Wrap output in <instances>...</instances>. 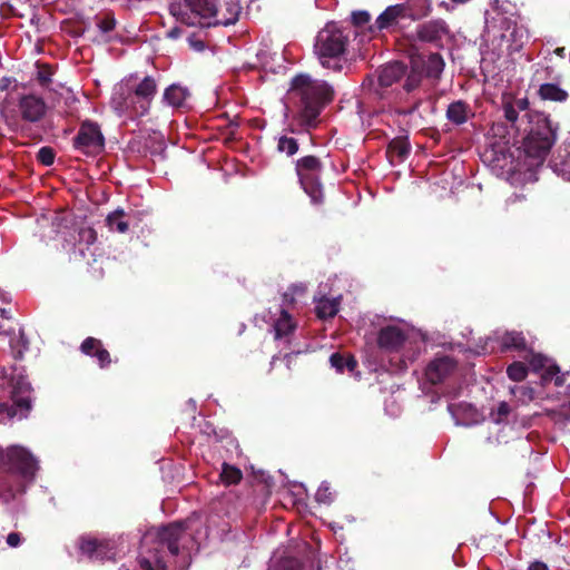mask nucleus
I'll list each match as a JSON object with an SVG mask.
<instances>
[{"mask_svg":"<svg viewBox=\"0 0 570 570\" xmlns=\"http://www.w3.org/2000/svg\"><path fill=\"white\" fill-rule=\"evenodd\" d=\"M387 153L392 159L401 161L409 155L410 145L406 140L394 139L390 142Z\"/></svg>","mask_w":570,"mask_h":570,"instance_id":"obj_34","label":"nucleus"},{"mask_svg":"<svg viewBox=\"0 0 570 570\" xmlns=\"http://www.w3.org/2000/svg\"><path fill=\"white\" fill-rule=\"evenodd\" d=\"M0 90L6 91L3 98H8L11 92L21 94L24 90V86L19 83L14 78L2 77L0 79Z\"/></svg>","mask_w":570,"mask_h":570,"instance_id":"obj_37","label":"nucleus"},{"mask_svg":"<svg viewBox=\"0 0 570 570\" xmlns=\"http://www.w3.org/2000/svg\"><path fill=\"white\" fill-rule=\"evenodd\" d=\"M371 16L367 11H355L351 16L354 26L363 27L370 22Z\"/></svg>","mask_w":570,"mask_h":570,"instance_id":"obj_46","label":"nucleus"},{"mask_svg":"<svg viewBox=\"0 0 570 570\" xmlns=\"http://www.w3.org/2000/svg\"><path fill=\"white\" fill-rule=\"evenodd\" d=\"M169 35H170L171 37H176V31H175V30H171Z\"/></svg>","mask_w":570,"mask_h":570,"instance_id":"obj_56","label":"nucleus"},{"mask_svg":"<svg viewBox=\"0 0 570 570\" xmlns=\"http://www.w3.org/2000/svg\"><path fill=\"white\" fill-rule=\"evenodd\" d=\"M538 94L541 99L543 100H551V101H566L568 98V92L560 88L556 83H542L538 90Z\"/></svg>","mask_w":570,"mask_h":570,"instance_id":"obj_28","label":"nucleus"},{"mask_svg":"<svg viewBox=\"0 0 570 570\" xmlns=\"http://www.w3.org/2000/svg\"><path fill=\"white\" fill-rule=\"evenodd\" d=\"M321 171L322 164L315 156H305L296 163L299 183L314 204H318L323 199V190L320 184Z\"/></svg>","mask_w":570,"mask_h":570,"instance_id":"obj_8","label":"nucleus"},{"mask_svg":"<svg viewBox=\"0 0 570 570\" xmlns=\"http://www.w3.org/2000/svg\"><path fill=\"white\" fill-rule=\"evenodd\" d=\"M199 518L170 523L148 532L141 542L139 564L144 570H186L193 550H198L194 532Z\"/></svg>","mask_w":570,"mask_h":570,"instance_id":"obj_1","label":"nucleus"},{"mask_svg":"<svg viewBox=\"0 0 570 570\" xmlns=\"http://www.w3.org/2000/svg\"><path fill=\"white\" fill-rule=\"evenodd\" d=\"M529 363L534 372L546 370L544 377L553 376L560 372V368L558 365L551 363V361L549 358H547L546 356H543L541 354L531 353Z\"/></svg>","mask_w":570,"mask_h":570,"instance_id":"obj_26","label":"nucleus"},{"mask_svg":"<svg viewBox=\"0 0 570 570\" xmlns=\"http://www.w3.org/2000/svg\"><path fill=\"white\" fill-rule=\"evenodd\" d=\"M306 291L305 285L296 284L289 287V292L284 294V303L293 304L295 295H303Z\"/></svg>","mask_w":570,"mask_h":570,"instance_id":"obj_44","label":"nucleus"},{"mask_svg":"<svg viewBox=\"0 0 570 570\" xmlns=\"http://www.w3.org/2000/svg\"><path fill=\"white\" fill-rule=\"evenodd\" d=\"M409 4L407 18L419 20L430 14L432 11L431 0H415Z\"/></svg>","mask_w":570,"mask_h":570,"instance_id":"obj_32","label":"nucleus"},{"mask_svg":"<svg viewBox=\"0 0 570 570\" xmlns=\"http://www.w3.org/2000/svg\"><path fill=\"white\" fill-rule=\"evenodd\" d=\"M189 96V90L186 87L173 83L165 89L163 100L173 108H181L186 105Z\"/></svg>","mask_w":570,"mask_h":570,"instance_id":"obj_22","label":"nucleus"},{"mask_svg":"<svg viewBox=\"0 0 570 570\" xmlns=\"http://www.w3.org/2000/svg\"><path fill=\"white\" fill-rule=\"evenodd\" d=\"M36 67H37L36 79H37L38 83L43 88H48L51 83V77L53 75L52 67L47 63H40V62H37Z\"/></svg>","mask_w":570,"mask_h":570,"instance_id":"obj_36","label":"nucleus"},{"mask_svg":"<svg viewBox=\"0 0 570 570\" xmlns=\"http://www.w3.org/2000/svg\"><path fill=\"white\" fill-rule=\"evenodd\" d=\"M471 116L473 114L470 106L462 100L450 104L446 109L448 120L458 126L465 124Z\"/></svg>","mask_w":570,"mask_h":570,"instance_id":"obj_23","label":"nucleus"},{"mask_svg":"<svg viewBox=\"0 0 570 570\" xmlns=\"http://www.w3.org/2000/svg\"><path fill=\"white\" fill-rule=\"evenodd\" d=\"M499 31L498 47L500 51L509 55L520 51L529 38L527 28L509 18L501 19Z\"/></svg>","mask_w":570,"mask_h":570,"instance_id":"obj_10","label":"nucleus"},{"mask_svg":"<svg viewBox=\"0 0 570 570\" xmlns=\"http://www.w3.org/2000/svg\"><path fill=\"white\" fill-rule=\"evenodd\" d=\"M315 499L320 503H331L333 500V493L331 492L330 484L323 482L316 491Z\"/></svg>","mask_w":570,"mask_h":570,"instance_id":"obj_41","label":"nucleus"},{"mask_svg":"<svg viewBox=\"0 0 570 570\" xmlns=\"http://www.w3.org/2000/svg\"><path fill=\"white\" fill-rule=\"evenodd\" d=\"M528 570H549V568L544 562L533 561L530 563Z\"/></svg>","mask_w":570,"mask_h":570,"instance_id":"obj_50","label":"nucleus"},{"mask_svg":"<svg viewBox=\"0 0 570 570\" xmlns=\"http://www.w3.org/2000/svg\"><path fill=\"white\" fill-rule=\"evenodd\" d=\"M124 570H129V569H127V568H126V569H124Z\"/></svg>","mask_w":570,"mask_h":570,"instance_id":"obj_57","label":"nucleus"},{"mask_svg":"<svg viewBox=\"0 0 570 570\" xmlns=\"http://www.w3.org/2000/svg\"><path fill=\"white\" fill-rule=\"evenodd\" d=\"M419 40L430 43H440L450 35V28L443 19H432L416 29Z\"/></svg>","mask_w":570,"mask_h":570,"instance_id":"obj_15","label":"nucleus"},{"mask_svg":"<svg viewBox=\"0 0 570 570\" xmlns=\"http://www.w3.org/2000/svg\"><path fill=\"white\" fill-rule=\"evenodd\" d=\"M10 389L11 404L1 402L0 413H6L9 417H23L30 410V393L31 386L26 377L21 374H14L11 371L10 374L3 372L0 376V396L4 394V390Z\"/></svg>","mask_w":570,"mask_h":570,"instance_id":"obj_6","label":"nucleus"},{"mask_svg":"<svg viewBox=\"0 0 570 570\" xmlns=\"http://www.w3.org/2000/svg\"><path fill=\"white\" fill-rule=\"evenodd\" d=\"M169 12L183 23L188 26L202 24L203 21H196L191 18L190 11L186 8L185 0H173L169 4Z\"/></svg>","mask_w":570,"mask_h":570,"instance_id":"obj_27","label":"nucleus"},{"mask_svg":"<svg viewBox=\"0 0 570 570\" xmlns=\"http://www.w3.org/2000/svg\"><path fill=\"white\" fill-rule=\"evenodd\" d=\"M501 346L503 351H524L527 348V343L522 333L507 332L501 338Z\"/></svg>","mask_w":570,"mask_h":570,"instance_id":"obj_31","label":"nucleus"},{"mask_svg":"<svg viewBox=\"0 0 570 570\" xmlns=\"http://www.w3.org/2000/svg\"><path fill=\"white\" fill-rule=\"evenodd\" d=\"M264 317L271 324L275 340H287L296 328V323L283 306L276 312L268 311Z\"/></svg>","mask_w":570,"mask_h":570,"instance_id":"obj_12","label":"nucleus"},{"mask_svg":"<svg viewBox=\"0 0 570 570\" xmlns=\"http://www.w3.org/2000/svg\"><path fill=\"white\" fill-rule=\"evenodd\" d=\"M456 407H458V406H456L455 404H450V405L448 406V409H449L450 413H451L454 417H455V410H456Z\"/></svg>","mask_w":570,"mask_h":570,"instance_id":"obj_53","label":"nucleus"},{"mask_svg":"<svg viewBox=\"0 0 570 570\" xmlns=\"http://www.w3.org/2000/svg\"><path fill=\"white\" fill-rule=\"evenodd\" d=\"M96 27L100 33V40L109 42L112 40V31L116 27V18L112 12H104L95 17Z\"/></svg>","mask_w":570,"mask_h":570,"instance_id":"obj_24","label":"nucleus"},{"mask_svg":"<svg viewBox=\"0 0 570 570\" xmlns=\"http://www.w3.org/2000/svg\"><path fill=\"white\" fill-rule=\"evenodd\" d=\"M0 460L10 472L24 479H33L37 461L27 449L19 445L9 446L6 451H0Z\"/></svg>","mask_w":570,"mask_h":570,"instance_id":"obj_9","label":"nucleus"},{"mask_svg":"<svg viewBox=\"0 0 570 570\" xmlns=\"http://www.w3.org/2000/svg\"><path fill=\"white\" fill-rule=\"evenodd\" d=\"M106 224L111 232L125 234L129 229L128 215L124 209L117 208L116 210L108 214L106 217Z\"/></svg>","mask_w":570,"mask_h":570,"instance_id":"obj_25","label":"nucleus"},{"mask_svg":"<svg viewBox=\"0 0 570 570\" xmlns=\"http://www.w3.org/2000/svg\"><path fill=\"white\" fill-rule=\"evenodd\" d=\"M502 109L504 118L513 129L528 130L522 142L525 165L530 169L541 166L557 140L558 126L546 114L530 111L525 97L503 96Z\"/></svg>","mask_w":570,"mask_h":570,"instance_id":"obj_2","label":"nucleus"},{"mask_svg":"<svg viewBox=\"0 0 570 570\" xmlns=\"http://www.w3.org/2000/svg\"><path fill=\"white\" fill-rule=\"evenodd\" d=\"M340 302L337 298L322 297L316 302V314L320 318H332L338 312Z\"/></svg>","mask_w":570,"mask_h":570,"instance_id":"obj_29","label":"nucleus"},{"mask_svg":"<svg viewBox=\"0 0 570 570\" xmlns=\"http://www.w3.org/2000/svg\"><path fill=\"white\" fill-rule=\"evenodd\" d=\"M551 168L558 176L570 180V151H567L564 155H559L558 158L552 160Z\"/></svg>","mask_w":570,"mask_h":570,"instance_id":"obj_33","label":"nucleus"},{"mask_svg":"<svg viewBox=\"0 0 570 570\" xmlns=\"http://www.w3.org/2000/svg\"><path fill=\"white\" fill-rule=\"evenodd\" d=\"M277 149L287 156H293L298 150L297 140L293 137L282 136L278 139Z\"/></svg>","mask_w":570,"mask_h":570,"instance_id":"obj_39","label":"nucleus"},{"mask_svg":"<svg viewBox=\"0 0 570 570\" xmlns=\"http://www.w3.org/2000/svg\"><path fill=\"white\" fill-rule=\"evenodd\" d=\"M334 90L324 80L314 79L301 73L291 81L289 100L297 109L299 121L305 126H314L322 109L333 99Z\"/></svg>","mask_w":570,"mask_h":570,"instance_id":"obj_3","label":"nucleus"},{"mask_svg":"<svg viewBox=\"0 0 570 570\" xmlns=\"http://www.w3.org/2000/svg\"><path fill=\"white\" fill-rule=\"evenodd\" d=\"M405 72V68L400 62L389 63L379 70L377 82L382 88L391 87L399 81Z\"/></svg>","mask_w":570,"mask_h":570,"instance_id":"obj_21","label":"nucleus"},{"mask_svg":"<svg viewBox=\"0 0 570 570\" xmlns=\"http://www.w3.org/2000/svg\"><path fill=\"white\" fill-rule=\"evenodd\" d=\"M95 357L97 358L98 364L100 365V367H106L111 362L110 354H109V352L106 348L102 347V344L97 350V352L95 354Z\"/></svg>","mask_w":570,"mask_h":570,"instance_id":"obj_47","label":"nucleus"},{"mask_svg":"<svg viewBox=\"0 0 570 570\" xmlns=\"http://www.w3.org/2000/svg\"><path fill=\"white\" fill-rule=\"evenodd\" d=\"M157 81L151 76H146L138 83L132 82V90L141 101V105L139 106L141 111L149 112L151 102L157 94Z\"/></svg>","mask_w":570,"mask_h":570,"instance_id":"obj_19","label":"nucleus"},{"mask_svg":"<svg viewBox=\"0 0 570 570\" xmlns=\"http://www.w3.org/2000/svg\"><path fill=\"white\" fill-rule=\"evenodd\" d=\"M451 1L456 3V4H463V3L469 2L470 0H451Z\"/></svg>","mask_w":570,"mask_h":570,"instance_id":"obj_55","label":"nucleus"},{"mask_svg":"<svg viewBox=\"0 0 570 570\" xmlns=\"http://www.w3.org/2000/svg\"><path fill=\"white\" fill-rule=\"evenodd\" d=\"M409 4L397 3L389 6L370 27L372 31H382L395 27L400 20L407 18Z\"/></svg>","mask_w":570,"mask_h":570,"instance_id":"obj_17","label":"nucleus"},{"mask_svg":"<svg viewBox=\"0 0 570 570\" xmlns=\"http://www.w3.org/2000/svg\"><path fill=\"white\" fill-rule=\"evenodd\" d=\"M330 362L338 373H343L345 370L350 373H354L357 367L356 360L351 355L334 353L331 355Z\"/></svg>","mask_w":570,"mask_h":570,"instance_id":"obj_30","label":"nucleus"},{"mask_svg":"<svg viewBox=\"0 0 570 570\" xmlns=\"http://www.w3.org/2000/svg\"><path fill=\"white\" fill-rule=\"evenodd\" d=\"M455 368V362L450 356L435 357L425 370L426 379L436 384L443 381Z\"/></svg>","mask_w":570,"mask_h":570,"instance_id":"obj_18","label":"nucleus"},{"mask_svg":"<svg viewBox=\"0 0 570 570\" xmlns=\"http://www.w3.org/2000/svg\"><path fill=\"white\" fill-rule=\"evenodd\" d=\"M97 240V233L92 227H81L78 230V246L79 253L81 256H85V248L81 245H85L88 248Z\"/></svg>","mask_w":570,"mask_h":570,"instance_id":"obj_35","label":"nucleus"},{"mask_svg":"<svg viewBox=\"0 0 570 570\" xmlns=\"http://www.w3.org/2000/svg\"><path fill=\"white\" fill-rule=\"evenodd\" d=\"M443 66H444L443 60L439 55L430 56L429 68H430L431 73H433L435 76L441 73L443 70Z\"/></svg>","mask_w":570,"mask_h":570,"instance_id":"obj_45","label":"nucleus"},{"mask_svg":"<svg viewBox=\"0 0 570 570\" xmlns=\"http://www.w3.org/2000/svg\"><path fill=\"white\" fill-rule=\"evenodd\" d=\"M0 312H1L2 317H4V318H10L9 313H8L4 308H1V311H0Z\"/></svg>","mask_w":570,"mask_h":570,"instance_id":"obj_54","label":"nucleus"},{"mask_svg":"<svg viewBox=\"0 0 570 570\" xmlns=\"http://www.w3.org/2000/svg\"><path fill=\"white\" fill-rule=\"evenodd\" d=\"M406 340V333L397 325L382 326L377 333V345L386 352H396Z\"/></svg>","mask_w":570,"mask_h":570,"instance_id":"obj_16","label":"nucleus"},{"mask_svg":"<svg viewBox=\"0 0 570 570\" xmlns=\"http://www.w3.org/2000/svg\"><path fill=\"white\" fill-rule=\"evenodd\" d=\"M7 544L11 548H17L22 542V537L19 532H11L7 535Z\"/></svg>","mask_w":570,"mask_h":570,"instance_id":"obj_49","label":"nucleus"},{"mask_svg":"<svg viewBox=\"0 0 570 570\" xmlns=\"http://www.w3.org/2000/svg\"><path fill=\"white\" fill-rule=\"evenodd\" d=\"M80 550L83 554L94 560H112L117 552L112 541L83 538L80 542Z\"/></svg>","mask_w":570,"mask_h":570,"instance_id":"obj_14","label":"nucleus"},{"mask_svg":"<svg viewBox=\"0 0 570 570\" xmlns=\"http://www.w3.org/2000/svg\"><path fill=\"white\" fill-rule=\"evenodd\" d=\"M215 0H185L186 8L196 21L206 20L202 24H212L213 8Z\"/></svg>","mask_w":570,"mask_h":570,"instance_id":"obj_20","label":"nucleus"},{"mask_svg":"<svg viewBox=\"0 0 570 570\" xmlns=\"http://www.w3.org/2000/svg\"><path fill=\"white\" fill-rule=\"evenodd\" d=\"M420 82H421V75L413 72L407 76L406 81L404 83V89L407 92H411L420 86Z\"/></svg>","mask_w":570,"mask_h":570,"instance_id":"obj_48","label":"nucleus"},{"mask_svg":"<svg viewBox=\"0 0 570 570\" xmlns=\"http://www.w3.org/2000/svg\"><path fill=\"white\" fill-rule=\"evenodd\" d=\"M499 412L502 414H507L509 412V407L505 403H501L499 406Z\"/></svg>","mask_w":570,"mask_h":570,"instance_id":"obj_51","label":"nucleus"},{"mask_svg":"<svg viewBox=\"0 0 570 570\" xmlns=\"http://www.w3.org/2000/svg\"><path fill=\"white\" fill-rule=\"evenodd\" d=\"M554 384H556L557 386H561V385L563 384V377H562V376H557V377L554 379Z\"/></svg>","mask_w":570,"mask_h":570,"instance_id":"obj_52","label":"nucleus"},{"mask_svg":"<svg viewBox=\"0 0 570 570\" xmlns=\"http://www.w3.org/2000/svg\"><path fill=\"white\" fill-rule=\"evenodd\" d=\"M48 112V105L43 97L33 94L11 92L0 102V116L12 132H19L28 124H39Z\"/></svg>","mask_w":570,"mask_h":570,"instance_id":"obj_4","label":"nucleus"},{"mask_svg":"<svg viewBox=\"0 0 570 570\" xmlns=\"http://www.w3.org/2000/svg\"><path fill=\"white\" fill-rule=\"evenodd\" d=\"M212 24H234L242 12L240 0H215Z\"/></svg>","mask_w":570,"mask_h":570,"instance_id":"obj_13","label":"nucleus"},{"mask_svg":"<svg viewBox=\"0 0 570 570\" xmlns=\"http://www.w3.org/2000/svg\"><path fill=\"white\" fill-rule=\"evenodd\" d=\"M101 345V342L95 337H87L82 343H81V352L86 355H89V356H95L97 350L99 348V346Z\"/></svg>","mask_w":570,"mask_h":570,"instance_id":"obj_42","label":"nucleus"},{"mask_svg":"<svg viewBox=\"0 0 570 570\" xmlns=\"http://www.w3.org/2000/svg\"><path fill=\"white\" fill-rule=\"evenodd\" d=\"M73 147L85 155L100 154L105 147V138L98 124L85 120L73 138Z\"/></svg>","mask_w":570,"mask_h":570,"instance_id":"obj_11","label":"nucleus"},{"mask_svg":"<svg viewBox=\"0 0 570 570\" xmlns=\"http://www.w3.org/2000/svg\"><path fill=\"white\" fill-rule=\"evenodd\" d=\"M508 376L515 382L523 381L528 375L527 366L521 362H514L507 368Z\"/></svg>","mask_w":570,"mask_h":570,"instance_id":"obj_40","label":"nucleus"},{"mask_svg":"<svg viewBox=\"0 0 570 570\" xmlns=\"http://www.w3.org/2000/svg\"><path fill=\"white\" fill-rule=\"evenodd\" d=\"M220 478H222L223 482L226 484H236L242 479V472L237 468L225 463L223 465V471L220 473Z\"/></svg>","mask_w":570,"mask_h":570,"instance_id":"obj_38","label":"nucleus"},{"mask_svg":"<svg viewBox=\"0 0 570 570\" xmlns=\"http://www.w3.org/2000/svg\"><path fill=\"white\" fill-rule=\"evenodd\" d=\"M348 43V33L335 22H330L318 31L314 50L324 68L341 71Z\"/></svg>","mask_w":570,"mask_h":570,"instance_id":"obj_5","label":"nucleus"},{"mask_svg":"<svg viewBox=\"0 0 570 570\" xmlns=\"http://www.w3.org/2000/svg\"><path fill=\"white\" fill-rule=\"evenodd\" d=\"M140 105V99L132 90V77L115 86L110 98V107L119 116H128L132 119L146 116L148 111H141Z\"/></svg>","mask_w":570,"mask_h":570,"instance_id":"obj_7","label":"nucleus"},{"mask_svg":"<svg viewBox=\"0 0 570 570\" xmlns=\"http://www.w3.org/2000/svg\"><path fill=\"white\" fill-rule=\"evenodd\" d=\"M37 159L45 166H50L55 161V153L50 147H42L39 149Z\"/></svg>","mask_w":570,"mask_h":570,"instance_id":"obj_43","label":"nucleus"}]
</instances>
